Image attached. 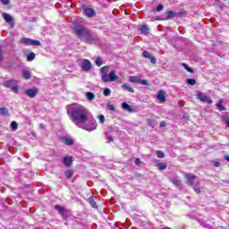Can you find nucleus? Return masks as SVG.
<instances>
[{"mask_svg": "<svg viewBox=\"0 0 229 229\" xmlns=\"http://www.w3.org/2000/svg\"><path fill=\"white\" fill-rule=\"evenodd\" d=\"M67 114L76 126H82L89 120V110L82 106L72 104L66 107Z\"/></svg>", "mask_w": 229, "mask_h": 229, "instance_id": "f257e3e1", "label": "nucleus"}, {"mask_svg": "<svg viewBox=\"0 0 229 229\" xmlns=\"http://www.w3.org/2000/svg\"><path fill=\"white\" fill-rule=\"evenodd\" d=\"M75 35L81 42L86 44H94L99 40L98 36L92 33V30L85 28L84 26L79 25L74 29Z\"/></svg>", "mask_w": 229, "mask_h": 229, "instance_id": "f03ea898", "label": "nucleus"}, {"mask_svg": "<svg viewBox=\"0 0 229 229\" xmlns=\"http://www.w3.org/2000/svg\"><path fill=\"white\" fill-rule=\"evenodd\" d=\"M100 72L102 74V81H104V83H108L109 81H115V80L119 78L115 74L114 71H111L108 74V66L102 67Z\"/></svg>", "mask_w": 229, "mask_h": 229, "instance_id": "7ed1b4c3", "label": "nucleus"}, {"mask_svg": "<svg viewBox=\"0 0 229 229\" xmlns=\"http://www.w3.org/2000/svg\"><path fill=\"white\" fill-rule=\"evenodd\" d=\"M4 85L7 89H11L13 90V92H14L15 94H17V92H19V87L17 86V81H15V80L5 81L4 82Z\"/></svg>", "mask_w": 229, "mask_h": 229, "instance_id": "20e7f679", "label": "nucleus"}, {"mask_svg": "<svg viewBox=\"0 0 229 229\" xmlns=\"http://www.w3.org/2000/svg\"><path fill=\"white\" fill-rule=\"evenodd\" d=\"M82 11L84 15H86V17H89V19H91L92 17H96V11L87 4L82 5Z\"/></svg>", "mask_w": 229, "mask_h": 229, "instance_id": "39448f33", "label": "nucleus"}, {"mask_svg": "<svg viewBox=\"0 0 229 229\" xmlns=\"http://www.w3.org/2000/svg\"><path fill=\"white\" fill-rule=\"evenodd\" d=\"M79 128H82V130H86V131H94L98 128V124L96 123V120H91L90 124L82 123Z\"/></svg>", "mask_w": 229, "mask_h": 229, "instance_id": "423d86ee", "label": "nucleus"}, {"mask_svg": "<svg viewBox=\"0 0 229 229\" xmlns=\"http://www.w3.org/2000/svg\"><path fill=\"white\" fill-rule=\"evenodd\" d=\"M21 44L25 46H42V43L38 40L31 39L29 38H22L21 40Z\"/></svg>", "mask_w": 229, "mask_h": 229, "instance_id": "0eeeda50", "label": "nucleus"}, {"mask_svg": "<svg viewBox=\"0 0 229 229\" xmlns=\"http://www.w3.org/2000/svg\"><path fill=\"white\" fill-rule=\"evenodd\" d=\"M197 99H199L202 103H208V105H212L213 101L210 97L203 94V92L198 91L197 93Z\"/></svg>", "mask_w": 229, "mask_h": 229, "instance_id": "6e6552de", "label": "nucleus"}, {"mask_svg": "<svg viewBox=\"0 0 229 229\" xmlns=\"http://www.w3.org/2000/svg\"><path fill=\"white\" fill-rule=\"evenodd\" d=\"M2 17L7 24H10L11 28H13V26H15V22L13 21V17L12 15L6 13H3Z\"/></svg>", "mask_w": 229, "mask_h": 229, "instance_id": "1a4fd4ad", "label": "nucleus"}, {"mask_svg": "<svg viewBox=\"0 0 229 229\" xmlns=\"http://www.w3.org/2000/svg\"><path fill=\"white\" fill-rule=\"evenodd\" d=\"M81 69L86 72H89L92 69V63L89 59H84L81 62Z\"/></svg>", "mask_w": 229, "mask_h": 229, "instance_id": "9d476101", "label": "nucleus"}, {"mask_svg": "<svg viewBox=\"0 0 229 229\" xmlns=\"http://www.w3.org/2000/svg\"><path fill=\"white\" fill-rule=\"evenodd\" d=\"M25 94L26 96H28V98H36L37 94H38V89L34 88V89H28L25 90Z\"/></svg>", "mask_w": 229, "mask_h": 229, "instance_id": "9b49d317", "label": "nucleus"}, {"mask_svg": "<svg viewBox=\"0 0 229 229\" xmlns=\"http://www.w3.org/2000/svg\"><path fill=\"white\" fill-rule=\"evenodd\" d=\"M72 156H65L63 158V164L65 167H71L72 165Z\"/></svg>", "mask_w": 229, "mask_h": 229, "instance_id": "f8f14e48", "label": "nucleus"}, {"mask_svg": "<svg viewBox=\"0 0 229 229\" xmlns=\"http://www.w3.org/2000/svg\"><path fill=\"white\" fill-rule=\"evenodd\" d=\"M157 98L158 99V101H160V103H165V91L162 89L159 90L157 95Z\"/></svg>", "mask_w": 229, "mask_h": 229, "instance_id": "ddd939ff", "label": "nucleus"}, {"mask_svg": "<svg viewBox=\"0 0 229 229\" xmlns=\"http://www.w3.org/2000/svg\"><path fill=\"white\" fill-rule=\"evenodd\" d=\"M186 180V183H188V185H192L194 183V180H196V176L192 174H187Z\"/></svg>", "mask_w": 229, "mask_h": 229, "instance_id": "4468645a", "label": "nucleus"}, {"mask_svg": "<svg viewBox=\"0 0 229 229\" xmlns=\"http://www.w3.org/2000/svg\"><path fill=\"white\" fill-rule=\"evenodd\" d=\"M140 31L142 35H148L149 34V27L147 24L141 25L140 27Z\"/></svg>", "mask_w": 229, "mask_h": 229, "instance_id": "2eb2a0df", "label": "nucleus"}, {"mask_svg": "<svg viewBox=\"0 0 229 229\" xmlns=\"http://www.w3.org/2000/svg\"><path fill=\"white\" fill-rule=\"evenodd\" d=\"M122 89H123V90H126L127 92H131V94H133V92H135V89H133V88H131V86H130V84H128V83H123L122 85Z\"/></svg>", "mask_w": 229, "mask_h": 229, "instance_id": "dca6fc26", "label": "nucleus"}, {"mask_svg": "<svg viewBox=\"0 0 229 229\" xmlns=\"http://www.w3.org/2000/svg\"><path fill=\"white\" fill-rule=\"evenodd\" d=\"M22 76L24 80H30L31 78V72L30 70H22Z\"/></svg>", "mask_w": 229, "mask_h": 229, "instance_id": "f3484780", "label": "nucleus"}, {"mask_svg": "<svg viewBox=\"0 0 229 229\" xmlns=\"http://www.w3.org/2000/svg\"><path fill=\"white\" fill-rule=\"evenodd\" d=\"M122 108H123V110H126L127 112H133V108H131V106H129L126 102L122 103Z\"/></svg>", "mask_w": 229, "mask_h": 229, "instance_id": "a211bd4d", "label": "nucleus"}, {"mask_svg": "<svg viewBox=\"0 0 229 229\" xmlns=\"http://www.w3.org/2000/svg\"><path fill=\"white\" fill-rule=\"evenodd\" d=\"M0 115H4L5 117H8L10 115V112L8 111V108L1 107L0 108Z\"/></svg>", "mask_w": 229, "mask_h": 229, "instance_id": "6ab92c4d", "label": "nucleus"}, {"mask_svg": "<svg viewBox=\"0 0 229 229\" xmlns=\"http://www.w3.org/2000/svg\"><path fill=\"white\" fill-rule=\"evenodd\" d=\"M156 165L159 171H165V169H167V165L165 163H157Z\"/></svg>", "mask_w": 229, "mask_h": 229, "instance_id": "aec40b11", "label": "nucleus"}, {"mask_svg": "<svg viewBox=\"0 0 229 229\" xmlns=\"http://www.w3.org/2000/svg\"><path fill=\"white\" fill-rule=\"evenodd\" d=\"M172 183H174V185H175V187H178V189H182V182H180V180L174 178L171 180Z\"/></svg>", "mask_w": 229, "mask_h": 229, "instance_id": "412c9836", "label": "nucleus"}, {"mask_svg": "<svg viewBox=\"0 0 229 229\" xmlns=\"http://www.w3.org/2000/svg\"><path fill=\"white\" fill-rule=\"evenodd\" d=\"M174 17H176V13H174V11H168L166 13V19L167 20L174 19Z\"/></svg>", "mask_w": 229, "mask_h": 229, "instance_id": "4be33fe9", "label": "nucleus"}, {"mask_svg": "<svg viewBox=\"0 0 229 229\" xmlns=\"http://www.w3.org/2000/svg\"><path fill=\"white\" fill-rule=\"evenodd\" d=\"M86 98L89 99V101H94V99H96V95L89 91V92H86Z\"/></svg>", "mask_w": 229, "mask_h": 229, "instance_id": "5701e85b", "label": "nucleus"}, {"mask_svg": "<svg viewBox=\"0 0 229 229\" xmlns=\"http://www.w3.org/2000/svg\"><path fill=\"white\" fill-rule=\"evenodd\" d=\"M72 174H74V170H67L64 172V176L68 180H70V178H72Z\"/></svg>", "mask_w": 229, "mask_h": 229, "instance_id": "b1692460", "label": "nucleus"}, {"mask_svg": "<svg viewBox=\"0 0 229 229\" xmlns=\"http://www.w3.org/2000/svg\"><path fill=\"white\" fill-rule=\"evenodd\" d=\"M55 210H58V212H59V214H61V216H64V214H65V208H64V207L55 205Z\"/></svg>", "mask_w": 229, "mask_h": 229, "instance_id": "393cba45", "label": "nucleus"}, {"mask_svg": "<svg viewBox=\"0 0 229 229\" xmlns=\"http://www.w3.org/2000/svg\"><path fill=\"white\" fill-rule=\"evenodd\" d=\"M216 108H218V110H220V112H225V110H226V108H225L223 106V100H219L217 103H216Z\"/></svg>", "mask_w": 229, "mask_h": 229, "instance_id": "a878e982", "label": "nucleus"}, {"mask_svg": "<svg viewBox=\"0 0 229 229\" xmlns=\"http://www.w3.org/2000/svg\"><path fill=\"white\" fill-rule=\"evenodd\" d=\"M147 123L148 126H151V128H155V126H157V121L153 119H147Z\"/></svg>", "mask_w": 229, "mask_h": 229, "instance_id": "bb28decb", "label": "nucleus"}, {"mask_svg": "<svg viewBox=\"0 0 229 229\" xmlns=\"http://www.w3.org/2000/svg\"><path fill=\"white\" fill-rule=\"evenodd\" d=\"M140 80V79H139V77H137V76H130L129 77V81L131 83H139Z\"/></svg>", "mask_w": 229, "mask_h": 229, "instance_id": "cd10ccee", "label": "nucleus"}, {"mask_svg": "<svg viewBox=\"0 0 229 229\" xmlns=\"http://www.w3.org/2000/svg\"><path fill=\"white\" fill-rule=\"evenodd\" d=\"M106 139L108 142H114V138L112 137V133L110 131H106Z\"/></svg>", "mask_w": 229, "mask_h": 229, "instance_id": "c85d7f7f", "label": "nucleus"}, {"mask_svg": "<svg viewBox=\"0 0 229 229\" xmlns=\"http://www.w3.org/2000/svg\"><path fill=\"white\" fill-rule=\"evenodd\" d=\"M35 60V53L30 52L27 55V62H33Z\"/></svg>", "mask_w": 229, "mask_h": 229, "instance_id": "c756f323", "label": "nucleus"}, {"mask_svg": "<svg viewBox=\"0 0 229 229\" xmlns=\"http://www.w3.org/2000/svg\"><path fill=\"white\" fill-rule=\"evenodd\" d=\"M182 66L184 67L185 71H187L188 72H194V70H192V68L189 67V65H187V64L182 63Z\"/></svg>", "mask_w": 229, "mask_h": 229, "instance_id": "7c9ffc66", "label": "nucleus"}, {"mask_svg": "<svg viewBox=\"0 0 229 229\" xmlns=\"http://www.w3.org/2000/svg\"><path fill=\"white\" fill-rule=\"evenodd\" d=\"M64 144H66V146H72L74 144V140H72V139L65 138Z\"/></svg>", "mask_w": 229, "mask_h": 229, "instance_id": "2f4dec72", "label": "nucleus"}, {"mask_svg": "<svg viewBox=\"0 0 229 229\" xmlns=\"http://www.w3.org/2000/svg\"><path fill=\"white\" fill-rule=\"evenodd\" d=\"M89 203L93 207V208H98V204L96 203V200H94L93 198L89 199Z\"/></svg>", "mask_w": 229, "mask_h": 229, "instance_id": "473e14b6", "label": "nucleus"}, {"mask_svg": "<svg viewBox=\"0 0 229 229\" xmlns=\"http://www.w3.org/2000/svg\"><path fill=\"white\" fill-rule=\"evenodd\" d=\"M96 65H98V67H101V65H103V59L101 57H98L95 61Z\"/></svg>", "mask_w": 229, "mask_h": 229, "instance_id": "72a5a7b5", "label": "nucleus"}, {"mask_svg": "<svg viewBox=\"0 0 229 229\" xmlns=\"http://www.w3.org/2000/svg\"><path fill=\"white\" fill-rule=\"evenodd\" d=\"M104 96H106V98H108V96H110V94H112V90L108 88L104 89L103 91Z\"/></svg>", "mask_w": 229, "mask_h": 229, "instance_id": "f704fd0d", "label": "nucleus"}, {"mask_svg": "<svg viewBox=\"0 0 229 229\" xmlns=\"http://www.w3.org/2000/svg\"><path fill=\"white\" fill-rule=\"evenodd\" d=\"M156 155H157V158H164L165 157V154H164V151H162V150H157L156 152Z\"/></svg>", "mask_w": 229, "mask_h": 229, "instance_id": "c9c22d12", "label": "nucleus"}, {"mask_svg": "<svg viewBox=\"0 0 229 229\" xmlns=\"http://www.w3.org/2000/svg\"><path fill=\"white\" fill-rule=\"evenodd\" d=\"M11 128H12V130H13V131H15V130H17V128H18L17 122L13 121V122L11 123Z\"/></svg>", "mask_w": 229, "mask_h": 229, "instance_id": "e433bc0d", "label": "nucleus"}, {"mask_svg": "<svg viewBox=\"0 0 229 229\" xmlns=\"http://www.w3.org/2000/svg\"><path fill=\"white\" fill-rule=\"evenodd\" d=\"M142 55L145 58H148V59L152 56L151 53H149L148 51H146V50L143 51Z\"/></svg>", "mask_w": 229, "mask_h": 229, "instance_id": "4c0bfd02", "label": "nucleus"}, {"mask_svg": "<svg viewBox=\"0 0 229 229\" xmlns=\"http://www.w3.org/2000/svg\"><path fill=\"white\" fill-rule=\"evenodd\" d=\"M98 118L100 124H105V115L100 114V115H98Z\"/></svg>", "mask_w": 229, "mask_h": 229, "instance_id": "58836bf2", "label": "nucleus"}, {"mask_svg": "<svg viewBox=\"0 0 229 229\" xmlns=\"http://www.w3.org/2000/svg\"><path fill=\"white\" fill-rule=\"evenodd\" d=\"M106 108H107V110H111L112 112H114V110H115V106H114V105H112L110 103H108L106 105Z\"/></svg>", "mask_w": 229, "mask_h": 229, "instance_id": "ea45409f", "label": "nucleus"}, {"mask_svg": "<svg viewBox=\"0 0 229 229\" xmlns=\"http://www.w3.org/2000/svg\"><path fill=\"white\" fill-rule=\"evenodd\" d=\"M186 82L188 83V85H194L196 83V80L187 79Z\"/></svg>", "mask_w": 229, "mask_h": 229, "instance_id": "a19ab883", "label": "nucleus"}, {"mask_svg": "<svg viewBox=\"0 0 229 229\" xmlns=\"http://www.w3.org/2000/svg\"><path fill=\"white\" fill-rule=\"evenodd\" d=\"M140 85H148V80H140L139 81Z\"/></svg>", "mask_w": 229, "mask_h": 229, "instance_id": "79ce46f5", "label": "nucleus"}, {"mask_svg": "<svg viewBox=\"0 0 229 229\" xmlns=\"http://www.w3.org/2000/svg\"><path fill=\"white\" fill-rule=\"evenodd\" d=\"M148 60H150L151 64H157V58H155V56L150 55V57H148Z\"/></svg>", "mask_w": 229, "mask_h": 229, "instance_id": "37998d69", "label": "nucleus"}, {"mask_svg": "<svg viewBox=\"0 0 229 229\" xmlns=\"http://www.w3.org/2000/svg\"><path fill=\"white\" fill-rule=\"evenodd\" d=\"M164 10V5L159 4L156 7V12H162Z\"/></svg>", "mask_w": 229, "mask_h": 229, "instance_id": "c03bdc74", "label": "nucleus"}, {"mask_svg": "<svg viewBox=\"0 0 229 229\" xmlns=\"http://www.w3.org/2000/svg\"><path fill=\"white\" fill-rule=\"evenodd\" d=\"M201 225L203 226V228L212 229V226L210 225H208V224L202 223Z\"/></svg>", "mask_w": 229, "mask_h": 229, "instance_id": "a18cd8bd", "label": "nucleus"}, {"mask_svg": "<svg viewBox=\"0 0 229 229\" xmlns=\"http://www.w3.org/2000/svg\"><path fill=\"white\" fill-rule=\"evenodd\" d=\"M134 163H135V165H140V164H142V161L140 160V158L137 157Z\"/></svg>", "mask_w": 229, "mask_h": 229, "instance_id": "49530a36", "label": "nucleus"}, {"mask_svg": "<svg viewBox=\"0 0 229 229\" xmlns=\"http://www.w3.org/2000/svg\"><path fill=\"white\" fill-rule=\"evenodd\" d=\"M0 1H1V3H2L4 6L10 4V0H0Z\"/></svg>", "mask_w": 229, "mask_h": 229, "instance_id": "de8ad7c7", "label": "nucleus"}, {"mask_svg": "<svg viewBox=\"0 0 229 229\" xmlns=\"http://www.w3.org/2000/svg\"><path fill=\"white\" fill-rule=\"evenodd\" d=\"M160 128H165V122H161L159 123Z\"/></svg>", "mask_w": 229, "mask_h": 229, "instance_id": "09e8293b", "label": "nucleus"}, {"mask_svg": "<svg viewBox=\"0 0 229 229\" xmlns=\"http://www.w3.org/2000/svg\"><path fill=\"white\" fill-rule=\"evenodd\" d=\"M214 165H215V167H219V165H221V163H219V162H215V163H214Z\"/></svg>", "mask_w": 229, "mask_h": 229, "instance_id": "8fccbe9b", "label": "nucleus"}, {"mask_svg": "<svg viewBox=\"0 0 229 229\" xmlns=\"http://www.w3.org/2000/svg\"><path fill=\"white\" fill-rule=\"evenodd\" d=\"M194 191H195V192H196L197 194H199V192H201V191L199 190V188H195Z\"/></svg>", "mask_w": 229, "mask_h": 229, "instance_id": "3c124183", "label": "nucleus"}, {"mask_svg": "<svg viewBox=\"0 0 229 229\" xmlns=\"http://www.w3.org/2000/svg\"><path fill=\"white\" fill-rule=\"evenodd\" d=\"M0 62H3V54H2L1 48H0Z\"/></svg>", "mask_w": 229, "mask_h": 229, "instance_id": "603ef678", "label": "nucleus"}, {"mask_svg": "<svg viewBox=\"0 0 229 229\" xmlns=\"http://www.w3.org/2000/svg\"><path fill=\"white\" fill-rule=\"evenodd\" d=\"M225 124H226L227 128H229V118L225 120Z\"/></svg>", "mask_w": 229, "mask_h": 229, "instance_id": "864d4df0", "label": "nucleus"}, {"mask_svg": "<svg viewBox=\"0 0 229 229\" xmlns=\"http://www.w3.org/2000/svg\"><path fill=\"white\" fill-rule=\"evenodd\" d=\"M225 160H226L227 162H229V155L225 156Z\"/></svg>", "mask_w": 229, "mask_h": 229, "instance_id": "5fc2aeb1", "label": "nucleus"}, {"mask_svg": "<svg viewBox=\"0 0 229 229\" xmlns=\"http://www.w3.org/2000/svg\"><path fill=\"white\" fill-rule=\"evenodd\" d=\"M156 21H160V18H156Z\"/></svg>", "mask_w": 229, "mask_h": 229, "instance_id": "6e6d98bb", "label": "nucleus"}, {"mask_svg": "<svg viewBox=\"0 0 229 229\" xmlns=\"http://www.w3.org/2000/svg\"><path fill=\"white\" fill-rule=\"evenodd\" d=\"M163 229H171V228H169V227H164Z\"/></svg>", "mask_w": 229, "mask_h": 229, "instance_id": "4d7b16f0", "label": "nucleus"}]
</instances>
